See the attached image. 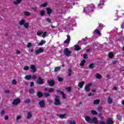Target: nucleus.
I'll return each mask as SVG.
<instances>
[{"label":"nucleus","instance_id":"1","mask_svg":"<svg viewBox=\"0 0 124 124\" xmlns=\"http://www.w3.org/2000/svg\"><path fill=\"white\" fill-rule=\"evenodd\" d=\"M93 5L92 7L91 6H88L86 7L84 10L83 12H85V13H90V12H92V11H93Z\"/></svg>","mask_w":124,"mask_h":124},{"label":"nucleus","instance_id":"2","mask_svg":"<svg viewBox=\"0 0 124 124\" xmlns=\"http://www.w3.org/2000/svg\"><path fill=\"white\" fill-rule=\"evenodd\" d=\"M55 105H61V101H60V96H56L55 101H54Z\"/></svg>","mask_w":124,"mask_h":124},{"label":"nucleus","instance_id":"3","mask_svg":"<svg viewBox=\"0 0 124 124\" xmlns=\"http://www.w3.org/2000/svg\"><path fill=\"white\" fill-rule=\"evenodd\" d=\"M92 86H93V84L92 83H88L87 84L84 88V90L85 91H86V92H90V91H91V87H92Z\"/></svg>","mask_w":124,"mask_h":124},{"label":"nucleus","instance_id":"4","mask_svg":"<svg viewBox=\"0 0 124 124\" xmlns=\"http://www.w3.org/2000/svg\"><path fill=\"white\" fill-rule=\"evenodd\" d=\"M43 52H44V49L41 47L35 50V53L36 55L41 54V53H43Z\"/></svg>","mask_w":124,"mask_h":124},{"label":"nucleus","instance_id":"5","mask_svg":"<svg viewBox=\"0 0 124 124\" xmlns=\"http://www.w3.org/2000/svg\"><path fill=\"white\" fill-rule=\"evenodd\" d=\"M64 53L67 57H69V56H70V54H71V51H69V50H68V48H66L64 49Z\"/></svg>","mask_w":124,"mask_h":124},{"label":"nucleus","instance_id":"6","mask_svg":"<svg viewBox=\"0 0 124 124\" xmlns=\"http://www.w3.org/2000/svg\"><path fill=\"white\" fill-rule=\"evenodd\" d=\"M107 0H102L100 1V3L98 4V6L99 8H102V6L104 5V2L106 1Z\"/></svg>","mask_w":124,"mask_h":124},{"label":"nucleus","instance_id":"7","mask_svg":"<svg viewBox=\"0 0 124 124\" xmlns=\"http://www.w3.org/2000/svg\"><path fill=\"white\" fill-rule=\"evenodd\" d=\"M21 102V100L19 98L15 99L13 101V104L14 105H17V104H19Z\"/></svg>","mask_w":124,"mask_h":124},{"label":"nucleus","instance_id":"8","mask_svg":"<svg viewBox=\"0 0 124 124\" xmlns=\"http://www.w3.org/2000/svg\"><path fill=\"white\" fill-rule=\"evenodd\" d=\"M30 69H31V72L34 73L36 71V67L34 65H31L30 67Z\"/></svg>","mask_w":124,"mask_h":124},{"label":"nucleus","instance_id":"9","mask_svg":"<svg viewBox=\"0 0 124 124\" xmlns=\"http://www.w3.org/2000/svg\"><path fill=\"white\" fill-rule=\"evenodd\" d=\"M91 124H98V120L96 117H93L91 119Z\"/></svg>","mask_w":124,"mask_h":124},{"label":"nucleus","instance_id":"10","mask_svg":"<svg viewBox=\"0 0 124 124\" xmlns=\"http://www.w3.org/2000/svg\"><path fill=\"white\" fill-rule=\"evenodd\" d=\"M39 105L40 106L41 108H43V107H45V102H44V100L40 101L39 102Z\"/></svg>","mask_w":124,"mask_h":124},{"label":"nucleus","instance_id":"11","mask_svg":"<svg viewBox=\"0 0 124 124\" xmlns=\"http://www.w3.org/2000/svg\"><path fill=\"white\" fill-rule=\"evenodd\" d=\"M57 116L60 119H65L66 117V114L65 113L64 114H57Z\"/></svg>","mask_w":124,"mask_h":124},{"label":"nucleus","instance_id":"12","mask_svg":"<svg viewBox=\"0 0 124 124\" xmlns=\"http://www.w3.org/2000/svg\"><path fill=\"white\" fill-rule=\"evenodd\" d=\"M85 119L87 123H89V124H91L92 118H91V117H90L89 116H85Z\"/></svg>","mask_w":124,"mask_h":124},{"label":"nucleus","instance_id":"13","mask_svg":"<svg viewBox=\"0 0 124 124\" xmlns=\"http://www.w3.org/2000/svg\"><path fill=\"white\" fill-rule=\"evenodd\" d=\"M37 83H38V84H40V85L43 84L44 83L43 79L39 77L37 79Z\"/></svg>","mask_w":124,"mask_h":124},{"label":"nucleus","instance_id":"14","mask_svg":"<svg viewBox=\"0 0 124 124\" xmlns=\"http://www.w3.org/2000/svg\"><path fill=\"white\" fill-rule=\"evenodd\" d=\"M67 39H66L64 42V43H65V44H67V43H69V42H70V36L69 35H67Z\"/></svg>","mask_w":124,"mask_h":124},{"label":"nucleus","instance_id":"15","mask_svg":"<svg viewBox=\"0 0 124 124\" xmlns=\"http://www.w3.org/2000/svg\"><path fill=\"white\" fill-rule=\"evenodd\" d=\"M46 10L47 14L48 15H50V14L52 13V9H51V8L47 7L46 8Z\"/></svg>","mask_w":124,"mask_h":124},{"label":"nucleus","instance_id":"16","mask_svg":"<svg viewBox=\"0 0 124 124\" xmlns=\"http://www.w3.org/2000/svg\"><path fill=\"white\" fill-rule=\"evenodd\" d=\"M25 23H26V20L24 19H22L19 21V24L20 26H24Z\"/></svg>","mask_w":124,"mask_h":124},{"label":"nucleus","instance_id":"17","mask_svg":"<svg viewBox=\"0 0 124 124\" xmlns=\"http://www.w3.org/2000/svg\"><path fill=\"white\" fill-rule=\"evenodd\" d=\"M107 124H113L114 122L110 118H108L106 121Z\"/></svg>","mask_w":124,"mask_h":124},{"label":"nucleus","instance_id":"18","mask_svg":"<svg viewBox=\"0 0 124 124\" xmlns=\"http://www.w3.org/2000/svg\"><path fill=\"white\" fill-rule=\"evenodd\" d=\"M84 84H85V82L84 81L80 82L78 83V87H79L80 89H82V88H83V86H84Z\"/></svg>","mask_w":124,"mask_h":124},{"label":"nucleus","instance_id":"19","mask_svg":"<svg viewBox=\"0 0 124 124\" xmlns=\"http://www.w3.org/2000/svg\"><path fill=\"white\" fill-rule=\"evenodd\" d=\"M45 91H46V92H48V93H53L54 92V89L53 88H45Z\"/></svg>","mask_w":124,"mask_h":124},{"label":"nucleus","instance_id":"20","mask_svg":"<svg viewBox=\"0 0 124 124\" xmlns=\"http://www.w3.org/2000/svg\"><path fill=\"white\" fill-rule=\"evenodd\" d=\"M21 1H22V0H16L14 1V3L15 5H18V4L21 3Z\"/></svg>","mask_w":124,"mask_h":124},{"label":"nucleus","instance_id":"21","mask_svg":"<svg viewBox=\"0 0 124 124\" xmlns=\"http://www.w3.org/2000/svg\"><path fill=\"white\" fill-rule=\"evenodd\" d=\"M67 123L68 124H76V121H75V120H68L67 121Z\"/></svg>","mask_w":124,"mask_h":124},{"label":"nucleus","instance_id":"22","mask_svg":"<svg viewBox=\"0 0 124 124\" xmlns=\"http://www.w3.org/2000/svg\"><path fill=\"white\" fill-rule=\"evenodd\" d=\"M48 3H47V2H45L43 4H41V5H40L39 7L40 8H41V7H46V6H47Z\"/></svg>","mask_w":124,"mask_h":124},{"label":"nucleus","instance_id":"23","mask_svg":"<svg viewBox=\"0 0 124 124\" xmlns=\"http://www.w3.org/2000/svg\"><path fill=\"white\" fill-rule=\"evenodd\" d=\"M46 43V41L44 40H41L40 43H38V46H42V45L45 44Z\"/></svg>","mask_w":124,"mask_h":124},{"label":"nucleus","instance_id":"24","mask_svg":"<svg viewBox=\"0 0 124 124\" xmlns=\"http://www.w3.org/2000/svg\"><path fill=\"white\" fill-rule=\"evenodd\" d=\"M75 50L76 51H79V50H81V47L78 45H75Z\"/></svg>","mask_w":124,"mask_h":124},{"label":"nucleus","instance_id":"25","mask_svg":"<svg viewBox=\"0 0 124 124\" xmlns=\"http://www.w3.org/2000/svg\"><path fill=\"white\" fill-rule=\"evenodd\" d=\"M48 82L50 87H53V86H54V84L55 83V82H54L53 80L48 81Z\"/></svg>","mask_w":124,"mask_h":124},{"label":"nucleus","instance_id":"26","mask_svg":"<svg viewBox=\"0 0 124 124\" xmlns=\"http://www.w3.org/2000/svg\"><path fill=\"white\" fill-rule=\"evenodd\" d=\"M100 102V100L99 99H97L93 101V104L95 105H98V104H99Z\"/></svg>","mask_w":124,"mask_h":124},{"label":"nucleus","instance_id":"27","mask_svg":"<svg viewBox=\"0 0 124 124\" xmlns=\"http://www.w3.org/2000/svg\"><path fill=\"white\" fill-rule=\"evenodd\" d=\"M32 117V113L31 112H29L27 113V119H31Z\"/></svg>","mask_w":124,"mask_h":124},{"label":"nucleus","instance_id":"28","mask_svg":"<svg viewBox=\"0 0 124 124\" xmlns=\"http://www.w3.org/2000/svg\"><path fill=\"white\" fill-rule=\"evenodd\" d=\"M25 79V80H31V75L26 76Z\"/></svg>","mask_w":124,"mask_h":124},{"label":"nucleus","instance_id":"29","mask_svg":"<svg viewBox=\"0 0 124 124\" xmlns=\"http://www.w3.org/2000/svg\"><path fill=\"white\" fill-rule=\"evenodd\" d=\"M12 84L16 86L17 85V80L15 79H14L12 80Z\"/></svg>","mask_w":124,"mask_h":124},{"label":"nucleus","instance_id":"30","mask_svg":"<svg viewBox=\"0 0 124 124\" xmlns=\"http://www.w3.org/2000/svg\"><path fill=\"white\" fill-rule=\"evenodd\" d=\"M30 26V24L28 22L25 23L23 27L25 28V29H28L29 27Z\"/></svg>","mask_w":124,"mask_h":124},{"label":"nucleus","instance_id":"31","mask_svg":"<svg viewBox=\"0 0 124 124\" xmlns=\"http://www.w3.org/2000/svg\"><path fill=\"white\" fill-rule=\"evenodd\" d=\"M57 93H60L62 95V98H65V95H64V94H63V92H61V91H60V90H57Z\"/></svg>","mask_w":124,"mask_h":124},{"label":"nucleus","instance_id":"32","mask_svg":"<svg viewBox=\"0 0 124 124\" xmlns=\"http://www.w3.org/2000/svg\"><path fill=\"white\" fill-rule=\"evenodd\" d=\"M108 57L110 59H112V58L114 57V54L113 53V52H110L109 53H108Z\"/></svg>","mask_w":124,"mask_h":124},{"label":"nucleus","instance_id":"33","mask_svg":"<svg viewBox=\"0 0 124 124\" xmlns=\"http://www.w3.org/2000/svg\"><path fill=\"white\" fill-rule=\"evenodd\" d=\"M95 77H96V78H97V79H100V78H101V76L100 75V74H97L95 75Z\"/></svg>","mask_w":124,"mask_h":124},{"label":"nucleus","instance_id":"34","mask_svg":"<svg viewBox=\"0 0 124 124\" xmlns=\"http://www.w3.org/2000/svg\"><path fill=\"white\" fill-rule=\"evenodd\" d=\"M91 114L92 115H97V112H96V111H95L94 110H92L91 111Z\"/></svg>","mask_w":124,"mask_h":124},{"label":"nucleus","instance_id":"35","mask_svg":"<svg viewBox=\"0 0 124 124\" xmlns=\"http://www.w3.org/2000/svg\"><path fill=\"white\" fill-rule=\"evenodd\" d=\"M112 99H111V98H110V97H109L108 99V103L111 104V103H112Z\"/></svg>","mask_w":124,"mask_h":124},{"label":"nucleus","instance_id":"36","mask_svg":"<svg viewBox=\"0 0 124 124\" xmlns=\"http://www.w3.org/2000/svg\"><path fill=\"white\" fill-rule=\"evenodd\" d=\"M86 62V61L82 60L81 62L80 63L79 65H81V66H83L84 64H85V63Z\"/></svg>","mask_w":124,"mask_h":124},{"label":"nucleus","instance_id":"37","mask_svg":"<svg viewBox=\"0 0 124 124\" xmlns=\"http://www.w3.org/2000/svg\"><path fill=\"white\" fill-rule=\"evenodd\" d=\"M45 14V11L42 10L40 11V15L41 16H44V15Z\"/></svg>","mask_w":124,"mask_h":124},{"label":"nucleus","instance_id":"38","mask_svg":"<svg viewBox=\"0 0 124 124\" xmlns=\"http://www.w3.org/2000/svg\"><path fill=\"white\" fill-rule=\"evenodd\" d=\"M24 14L25 16H30L31 15V13L29 12H24Z\"/></svg>","mask_w":124,"mask_h":124},{"label":"nucleus","instance_id":"39","mask_svg":"<svg viewBox=\"0 0 124 124\" xmlns=\"http://www.w3.org/2000/svg\"><path fill=\"white\" fill-rule=\"evenodd\" d=\"M37 95L38 97H41V96H43V94L42 93V92H38Z\"/></svg>","mask_w":124,"mask_h":124},{"label":"nucleus","instance_id":"40","mask_svg":"<svg viewBox=\"0 0 124 124\" xmlns=\"http://www.w3.org/2000/svg\"><path fill=\"white\" fill-rule=\"evenodd\" d=\"M97 111H98V112H102V107H98L97 108Z\"/></svg>","mask_w":124,"mask_h":124},{"label":"nucleus","instance_id":"41","mask_svg":"<svg viewBox=\"0 0 124 124\" xmlns=\"http://www.w3.org/2000/svg\"><path fill=\"white\" fill-rule=\"evenodd\" d=\"M43 33V31H39L37 32V35L38 36H41V35Z\"/></svg>","mask_w":124,"mask_h":124},{"label":"nucleus","instance_id":"42","mask_svg":"<svg viewBox=\"0 0 124 124\" xmlns=\"http://www.w3.org/2000/svg\"><path fill=\"white\" fill-rule=\"evenodd\" d=\"M44 95L45 97H49V96H50V94L49 93H44Z\"/></svg>","mask_w":124,"mask_h":124},{"label":"nucleus","instance_id":"43","mask_svg":"<svg viewBox=\"0 0 124 124\" xmlns=\"http://www.w3.org/2000/svg\"><path fill=\"white\" fill-rule=\"evenodd\" d=\"M98 117L100 118V119H101V120H103V119H104L101 113L98 114Z\"/></svg>","mask_w":124,"mask_h":124},{"label":"nucleus","instance_id":"44","mask_svg":"<svg viewBox=\"0 0 124 124\" xmlns=\"http://www.w3.org/2000/svg\"><path fill=\"white\" fill-rule=\"evenodd\" d=\"M94 32L97 34H100V31L97 29L95 30Z\"/></svg>","mask_w":124,"mask_h":124},{"label":"nucleus","instance_id":"45","mask_svg":"<svg viewBox=\"0 0 124 124\" xmlns=\"http://www.w3.org/2000/svg\"><path fill=\"white\" fill-rule=\"evenodd\" d=\"M66 92H71V87H67L65 88Z\"/></svg>","mask_w":124,"mask_h":124},{"label":"nucleus","instance_id":"46","mask_svg":"<svg viewBox=\"0 0 124 124\" xmlns=\"http://www.w3.org/2000/svg\"><path fill=\"white\" fill-rule=\"evenodd\" d=\"M59 69H61V68H60L59 67H56L54 69V72H58V71H59Z\"/></svg>","mask_w":124,"mask_h":124},{"label":"nucleus","instance_id":"47","mask_svg":"<svg viewBox=\"0 0 124 124\" xmlns=\"http://www.w3.org/2000/svg\"><path fill=\"white\" fill-rule=\"evenodd\" d=\"M46 34H47V32H45L43 33L42 37H43V38H45V37H46Z\"/></svg>","mask_w":124,"mask_h":124},{"label":"nucleus","instance_id":"48","mask_svg":"<svg viewBox=\"0 0 124 124\" xmlns=\"http://www.w3.org/2000/svg\"><path fill=\"white\" fill-rule=\"evenodd\" d=\"M21 119H22L21 115H18L16 117V121H19V120H21Z\"/></svg>","mask_w":124,"mask_h":124},{"label":"nucleus","instance_id":"49","mask_svg":"<svg viewBox=\"0 0 124 124\" xmlns=\"http://www.w3.org/2000/svg\"><path fill=\"white\" fill-rule=\"evenodd\" d=\"M89 67H90V68H93L94 67V64L93 63L90 64Z\"/></svg>","mask_w":124,"mask_h":124},{"label":"nucleus","instance_id":"50","mask_svg":"<svg viewBox=\"0 0 124 124\" xmlns=\"http://www.w3.org/2000/svg\"><path fill=\"white\" fill-rule=\"evenodd\" d=\"M31 43L30 42L28 43L27 47L28 48H31Z\"/></svg>","mask_w":124,"mask_h":124},{"label":"nucleus","instance_id":"51","mask_svg":"<svg viewBox=\"0 0 124 124\" xmlns=\"http://www.w3.org/2000/svg\"><path fill=\"white\" fill-rule=\"evenodd\" d=\"M29 69H30V67L29 66H25L23 68L24 70H29Z\"/></svg>","mask_w":124,"mask_h":124},{"label":"nucleus","instance_id":"52","mask_svg":"<svg viewBox=\"0 0 124 124\" xmlns=\"http://www.w3.org/2000/svg\"><path fill=\"white\" fill-rule=\"evenodd\" d=\"M29 93H34V91L33 90V89H30L29 90Z\"/></svg>","mask_w":124,"mask_h":124},{"label":"nucleus","instance_id":"53","mask_svg":"<svg viewBox=\"0 0 124 124\" xmlns=\"http://www.w3.org/2000/svg\"><path fill=\"white\" fill-rule=\"evenodd\" d=\"M9 117H8V115H5L4 116V120L5 121H7V120H9Z\"/></svg>","mask_w":124,"mask_h":124},{"label":"nucleus","instance_id":"54","mask_svg":"<svg viewBox=\"0 0 124 124\" xmlns=\"http://www.w3.org/2000/svg\"><path fill=\"white\" fill-rule=\"evenodd\" d=\"M93 95H94V94L93 93H91L88 94V96H93Z\"/></svg>","mask_w":124,"mask_h":124},{"label":"nucleus","instance_id":"55","mask_svg":"<svg viewBox=\"0 0 124 124\" xmlns=\"http://www.w3.org/2000/svg\"><path fill=\"white\" fill-rule=\"evenodd\" d=\"M31 79H33L34 80H35V79H36V76H35V75H33L32 76H31Z\"/></svg>","mask_w":124,"mask_h":124},{"label":"nucleus","instance_id":"56","mask_svg":"<svg viewBox=\"0 0 124 124\" xmlns=\"http://www.w3.org/2000/svg\"><path fill=\"white\" fill-rule=\"evenodd\" d=\"M58 80L59 81H62V80H63V79L62 78L58 77Z\"/></svg>","mask_w":124,"mask_h":124},{"label":"nucleus","instance_id":"57","mask_svg":"<svg viewBox=\"0 0 124 124\" xmlns=\"http://www.w3.org/2000/svg\"><path fill=\"white\" fill-rule=\"evenodd\" d=\"M0 115H4L5 111L4 110H1L0 112Z\"/></svg>","mask_w":124,"mask_h":124},{"label":"nucleus","instance_id":"58","mask_svg":"<svg viewBox=\"0 0 124 124\" xmlns=\"http://www.w3.org/2000/svg\"><path fill=\"white\" fill-rule=\"evenodd\" d=\"M84 59H88V55L87 54H84L83 55Z\"/></svg>","mask_w":124,"mask_h":124},{"label":"nucleus","instance_id":"59","mask_svg":"<svg viewBox=\"0 0 124 124\" xmlns=\"http://www.w3.org/2000/svg\"><path fill=\"white\" fill-rule=\"evenodd\" d=\"M47 22H48V23H51V20L50 19H49L48 18H47L46 19Z\"/></svg>","mask_w":124,"mask_h":124},{"label":"nucleus","instance_id":"60","mask_svg":"<svg viewBox=\"0 0 124 124\" xmlns=\"http://www.w3.org/2000/svg\"><path fill=\"white\" fill-rule=\"evenodd\" d=\"M33 85H34V83H33V82H31L30 83V87H32V86H33Z\"/></svg>","mask_w":124,"mask_h":124},{"label":"nucleus","instance_id":"61","mask_svg":"<svg viewBox=\"0 0 124 124\" xmlns=\"http://www.w3.org/2000/svg\"><path fill=\"white\" fill-rule=\"evenodd\" d=\"M117 119L118 120H119V121H121V119H122V117L119 116H117Z\"/></svg>","mask_w":124,"mask_h":124},{"label":"nucleus","instance_id":"62","mask_svg":"<svg viewBox=\"0 0 124 124\" xmlns=\"http://www.w3.org/2000/svg\"><path fill=\"white\" fill-rule=\"evenodd\" d=\"M16 54L20 55V54H21V51H20L19 50H16Z\"/></svg>","mask_w":124,"mask_h":124},{"label":"nucleus","instance_id":"63","mask_svg":"<svg viewBox=\"0 0 124 124\" xmlns=\"http://www.w3.org/2000/svg\"><path fill=\"white\" fill-rule=\"evenodd\" d=\"M98 30H102V27L101 26H100L98 28Z\"/></svg>","mask_w":124,"mask_h":124},{"label":"nucleus","instance_id":"64","mask_svg":"<svg viewBox=\"0 0 124 124\" xmlns=\"http://www.w3.org/2000/svg\"><path fill=\"white\" fill-rule=\"evenodd\" d=\"M99 124H105V123H104V122H103V121H101V122L99 123Z\"/></svg>","mask_w":124,"mask_h":124}]
</instances>
